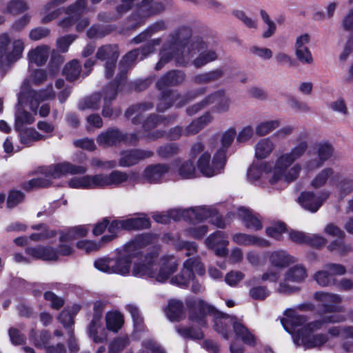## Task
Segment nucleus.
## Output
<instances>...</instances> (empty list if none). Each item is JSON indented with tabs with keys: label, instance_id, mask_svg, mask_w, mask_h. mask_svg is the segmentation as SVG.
Instances as JSON below:
<instances>
[{
	"label": "nucleus",
	"instance_id": "24",
	"mask_svg": "<svg viewBox=\"0 0 353 353\" xmlns=\"http://www.w3.org/2000/svg\"><path fill=\"white\" fill-rule=\"evenodd\" d=\"M170 165L165 163L152 164L147 166L142 173V179L150 183H159L169 172Z\"/></svg>",
	"mask_w": 353,
	"mask_h": 353
},
{
	"label": "nucleus",
	"instance_id": "42",
	"mask_svg": "<svg viewBox=\"0 0 353 353\" xmlns=\"http://www.w3.org/2000/svg\"><path fill=\"white\" fill-rule=\"evenodd\" d=\"M312 277L316 283L322 288L333 286L336 281V279L332 276L325 268L324 270L316 272Z\"/></svg>",
	"mask_w": 353,
	"mask_h": 353
},
{
	"label": "nucleus",
	"instance_id": "33",
	"mask_svg": "<svg viewBox=\"0 0 353 353\" xmlns=\"http://www.w3.org/2000/svg\"><path fill=\"white\" fill-rule=\"evenodd\" d=\"M123 229L126 230H142L150 227V221L145 214H139L134 217L122 219Z\"/></svg>",
	"mask_w": 353,
	"mask_h": 353
},
{
	"label": "nucleus",
	"instance_id": "21",
	"mask_svg": "<svg viewBox=\"0 0 353 353\" xmlns=\"http://www.w3.org/2000/svg\"><path fill=\"white\" fill-rule=\"evenodd\" d=\"M339 179V173L332 168L322 169L310 181L309 185L314 190H318L328 185L333 186Z\"/></svg>",
	"mask_w": 353,
	"mask_h": 353
},
{
	"label": "nucleus",
	"instance_id": "31",
	"mask_svg": "<svg viewBox=\"0 0 353 353\" xmlns=\"http://www.w3.org/2000/svg\"><path fill=\"white\" fill-rule=\"evenodd\" d=\"M89 336L95 343H102L106 339L105 330L101 327L100 316L95 314L88 327Z\"/></svg>",
	"mask_w": 353,
	"mask_h": 353
},
{
	"label": "nucleus",
	"instance_id": "58",
	"mask_svg": "<svg viewBox=\"0 0 353 353\" xmlns=\"http://www.w3.org/2000/svg\"><path fill=\"white\" fill-rule=\"evenodd\" d=\"M180 98L179 95L175 92H163L160 103L158 104L157 108L159 111H164L168 109L170 105V100H178Z\"/></svg>",
	"mask_w": 353,
	"mask_h": 353
},
{
	"label": "nucleus",
	"instance_id": "52",
	"mask_svg": "<svg viewBox=\"0 0 353 353\" xmlns=\"http://www.w3.org/2000/svg\"><path fill=\"white\" fill-rule=\"evenodd\" d=\"M68 185L71 188L77 189H91L90 175L72 177Z\"/></svg>",
	"mask_w": 353,
	"mask_h": 353
},
{
	"label": "nucleus",
	"instance_id": "57",
	"mask_svg": "<svg viewBox=\"0 0 353 353\" xmlns=\"http://www.w3.org/2000/svg\"><path fill=\"white\" fill-rule=\"evenodd\" d=\"M94 267L105 273H114V259H99L94 262Z\"/></svg>",
	"mask_w": 353,
	"mask_h": 353
},
{
	"label": "nucleus",
	"instance_id": "44",
	"mask_svg": "<svg viewBox=\"0 0 353 353\" xmlns=\"http://www.w3.org/2000/svg\"><path fill=\"white\" fill-rule=\"evenodd\" d=\"M107 329L117 332L123 323V318L120 312H109L105 316Z\"/></svg>",
	"mask_w": 353,
	"mask_h": 353
},
{
	"label": "nucleus",
	"instance_id": "27",
	"mask_svg": "<svg viewBox=\"0 0 353 353\" xmlns=\"http://www.w3.org/2000/svg\"><path fill=\"white\" fill-rule=\"evenodd\" d=\"M270 263L275 268H285L295 263L297 259L284 250H277L268 254Z\"/></svg>",
	"mask_w": 353,
	"mask_h": 353
},
{
	"label": "nucleus",
	"instance_id": "25",
	"mask_svg": "<svg viewBox=\"0 0 353 353\" xmlns=\"http://www.w3.org/2000/svg\"><path fill=\"white\" fill-rule=\"evenodd\" d=\"M153 152L150 150H134L125 151L121 153L119 160V165L129 167L137 164L141 160L151 157Z\"/></svg>",
	"mask_w": 353,
	"mask_h": 353
},
{
	"label": "nucleus",
	"instance_id": "14",
	"mask_svg": "<svg viewBox=\"0 0 353 353\" xmlns=\"http://www.w3.org/2000/svg\"><path fill=\"white\" fill-rule=\"evenodd\" d=\"M164 10L162 3L154 0H143L137 10L131 15L135 26L142 23L146 19L160 13Z\"/></svg>",
	"mask_w": 353,
	"mask_h": 353
},
{
	"label": "nucleus",
	"instance_id": "37",
	"mask_svg": "<svg viewBox=\"0 0 353 353\" xmlns=\"http://www.w3.org/2000/svg\"><path fill=\"white\" fill-rule=\"evenodd\" d=\"M152 105L150 103H141L129 108L125 112L127 117H132V123L137 125L141 122L143 117V113L152 108Z\"/></svg>",
	"mask_w": 353,
	"mask_h": 353
},
{
	"label": "nucleus",
	"instance_id": "6",
	"mask_svg": "<svg viewBox=\"0 0 353 353\" xmlns=\"http://www.w3.org/2000/svg\"><path fill=\"white\" fill-rule=\"evenodd\" d=\"M345 321V317L339 314L325 315L304 325L299 330L296 334H293L294 342L296 345L304 346L305 348H312L323 345L328 341L325 334H314V332L321 330L328 323H338Z\"/></svg>",
	"mask_w": 353,
	"mask_h": 353
},
{
	"label": "nucleus",
	"instance_id": "39",
	"mask_svg": "<svg viewBox=\"0 0 353 353\" xmlns=\"http://www.w3.org/2000/svg\"><path fill=\"white\" fill-rule=\"evenodd\" d=\"M207 46L199 52H197L198 56L192 60L193 65L196 68H200L210 62L216 60L218 57L216 52L213 50H206Z\"/></svg>",
	"mask_w": 353,
	"mask_h": 353
},
{
	"label": "nucleus",
	"instance_id": "45",
	"mask_svg": "<svg viewBox=\"0 0 353 353\" xmlns=\"http://www.w3.org/2000/svg\"><path fill=\"white\" fill-rule=\"evenodd\" d=\"M89 229L85 225H79L68 229L60 236L61 241H70L85 236Z\"/></svg>",
	"mask_w": 353,
	"mask_h": 353
},
{
	"label": "nucleus",
	"instance_id": "59",
	"mask_svg": "<svg viewBox=\"0 0 353 353\" xmlns=\"http://www.w3.org/2000/svg\"><path fill=\"white\" fill-rule=\"evenodd\" d=\"M90 181L91 189L109 187L108 175L106 174L90 175Z\"/></svg>",
	"mask_w": 353,
	"mask_h": 353
},
{
	"label": "nucleus",
	"instance_id": "2",
	"mask_svg": "<svg viewBox=\"0 0 353 353\" xmlns=\"http://www.w3.org/2000/svg\"><path fill=\"white\" fill-rule=\"evenodd\" d=\"M187 303L190 308L189 319L193 323L201 327L205 326V315H212L215 330L225 339H229L230 328L232 325L237 338H240L247 345L254 346L256 344L254 335L236 317L223 314L200 299H189Z\"/></svg>",
	"mask_w": 353,
	"mask_h": 353
},
{
	"label": "nucleus",
	"instance_id": "22",
	"mask_svg": "<svg viewBox=\"0 0 353 353\" xmlns=\"http://www.w3.org/2000/svg\"><path fill=\"white\" fill-rule=\"evenodd\" d=\"M101 60H106L105 76L110 78L113 74V70L119 57L118 47L116 45H106L100 48L96 54Z\"/></svg>",
	"mask_w": 353,
	"mask_h": 353
},
{
	"label": "nucleus",
	"instance_id": "49",
	"mask_svg": "<svg viewBox=\"0 0 353 353\" xmlns=\"http://www.w3.org/2000/svg\"><path fill=\"white\" fill-rule=\"evenodd\" d=\"M165 28V23L163 22H157L153 24L152 26L148 28L145 32L141 33L138 36L135 37L132 41L136 43H140L142 41H145L148 37H150L152 33L157 32Z\"/></svg>",
	"mask_w": 353,
	"mask_h": 353
},
{
	"label": "nucleus",
	"instance_id": "1",
	"mask_svg": "<svg viewBox=\"0 0 353 353\" xmlns=\"http://www.w3.org/2000/svg\"><path fill=\"white\" fill-rule=\"evenodd\" d=\"M307 148V142L302 140L290 151L279 153L274 163L264 161L252 164L248 172L249 180L254 182L266 174L271 185L280 181L291 183L296 181L302 170L301 165L296 161L305 154Z\"/></svg>",
	"mask_w": 353,
	"mask_h": 353
},
{
	"label": "nucleus",
	"instance_id": "35",
	"mask_svg": "<svg viewBox=\"0 0 353 353\" xmlns=\"http://www.w3.org/2000/svg\"><path fill=\"white\" fill-rule=\"evenodd\" d=\"M275 145L270 138L260 139L255 145V157L258 159L269 157L274 151Z\"/></svg>",
	"mask_w": 353,
	"mask_h": 353
},
{
	"label": "nucleus",
	"instance_id": "4",
	"mask_svg": "<svg viewBox=\"0 0 353 353\" xmlns=\"http://www.w3.org/2000/svg\"><path fill=\"white\" fill-rule=\"evenodd\" d=\"M138 238H141V243L137 247V254L132 259L130 273L135 277L148 276L155 278L159 282L165 281L177 268L176 259L172 256L163 258L161 261L160 269L158 272H156L154 271V259L152 257L140 255L139 251L140 247L145 244L144 243L145 236H139Z\"/></svg>",
	"mask_w": 353,
	"mask_h": 353
},
{
	"label": "nucleus",
	"instance_id": "56",
	"mask_svg": "<svg viewBox=\"0 0 353 353\" xmlns=\"http://www.w3.org/2000/svg\"><path fill=\"white\" fill-rule=\"evenodd\" d=\"M260 14L263 22L267 25V29L263 33V38H269L272 37L276 30V25L273 21H272L268 14L264 11L261 10Z\"/></svg>",
	"mask_w": 353,
	"mask_h": 353
},
{
	"label": "nucleus",
	"instance_id": "46",
	"mask_svg": "<svg viewBox=\"0 0 353 353\" xmlns=\"http://www.w3.org/2000/svg\"><path fill=\"white\" fill-rule=\"evenodd\" d=\"M280 125L281 121L279 119L263 121L256 126L255 132L259 136H265L278 128Z\"/></svg>",
	"mask_w": 353,
	"mask_h": 353
},
{
	"label": "nucleus",
	"instance_id": "51",
	"mask_svg": "<svg viewBox=\"0 0 353 353\" xmlns=\"http://www.w3.org/2000/svg\"><path fill=\"white\" fill-rule=\"evenodd\" d=\"M108 175L109 187H118L121 183L125 182L128 176L126 172L119 170L112 171Z\"/></svg>",
	"mask_w": 353,
	"mask_h": 353
},
{
	"label": "nucleus",
	"instance_id": "32",
	"mask_svg": "<svg viewBox=\"0 0 353 353\" xmlns=\"http://www.w3.org/2000/svg\"><path fill=\"white\" fill-rule=\"evenodd\" d=\"M185 79V74L180 70H174L168 72L162 78H161L157 86L159 90H163L168 86H173L178 85Z\"/></svg>",
	"mask_w": 353,
	"mask_h": 353
},
{
	"label": "nucleus",
	"instance_id": "55",
	"mask_svg": "<svg viewBox=\"0 0 353 353\" xmlns=\"http://www.w3.org/2000/svg\"><path fill=\"white\" fill-rule=\"evenodd\" d=\"M87 3L88 0H77L74 3L65 8V12L67 14H73L77 17L84 11Z\"/></svg>",
	"mask_w": 353,
	"mask_h": 353
},
{
	"label": "nucleus",
	"instance_id": "18",
	"mask_svg": "<svg viewBox=\"0 0 353 353\" xmlns=\"http://www.w3.org/2000/svg\"><path fill=\"white\" fill-rule=\"evenodd\" d=\"M318 157L305 161V168L308 171H313L323 166L334 153V148L328 142H321L316 145Z\"/></svg>",
	"mask_w": 353,
	"mask_h": 353
},
{
	"label": "nucleus",
	"instance_id": "9",
	"mask_svg": "<svg viewBox=\"0 0 353 353\" xmlns=\"http://www.w3.org/2000/svg\"><path fill=\"white\" fill-rule=\"evenodd\" d=\"M308 276L306 268L302 264H296L290 267L283 274L275 291L279 294H291L300 291V288L292 283L300 284L306 280Z\"/></svg>",
	"mask_w": 353,
	"mask_h": 353
},
{
	"label": "nucleus",
	"instance_id": "3",
	"mask_svg": "<svg viewBox=\"0 0 353 353\" xmlns=\"http://www.w3.org/2000/svg\"><path fill=\"white\" fill-rule=\"evenodd\" d=\"M188 28H182L172 34L161 52V58L156 65L160 70L166 63L173 59L179 66L188 65L197 52L205 48V43L200 38L189 39Z\"/></svg>",
	"mask_w": 353,
	"mask_h": 353
},
{
	"label": "nucleus",
	"instance_id": "48",
	"mask_svg": "<svg viewBox=\"0 0 353 353\" xmlns=\"http://www.w3.org/2000/svg\"><path fill=\"white\" fill-rule=\"evenodd\" d=\"M81 73V65L79 62L76 60H72L68 63L63 68V74L69 81H74L77 79Z\"/></svg>",
	"mask_w": 353,
	"mask_h": 353
},
{
	"label": "nucleus",
	"instance_id": "5",
	"mask_svg": "<svg viewBox=\"0 0 353 353\" xmlns=\"http://www.w3.org/2000/svg\"><path fill=\"white\" fill-rule=\"evenodd\" d=\"M214 141L211 140L208 146H205L201 142L194 143L190 150V157L196 158L199 154L197 161V168L199 171L206 177H212L221 174L226 164V157H223L221 151H215L212 159L211 152L214 150Z\"/></svg>",
	"mask_w": 353,
	"mask_h": 353
},
{
	"label": "nucleus",
	"instance_id": "15",
	"mask_svg": "<svg viewBox=\"0 0 353 353\" xmlns=\"http://www.w3.org/2000/svg\"><path fill=\"white\" fill-rule=\"evenodd\" d=\"M330 192L323 190L315 194L311 191L303 192L298 198L299 203L305 210L316 212L330 197Z\"/></svg>",
	"mask_w": 353,
	"mask_h": 353
},
{
	"label": "nucleus",
	"instance_id": "40",
	"mask_svg": "<svg viewBox=\"0 0 353 353\" xmlns=\"http://www.w3.org/2000/svg\"><path fill=\"white\" fill-rule=\"evenodd\" d=\"M327 249L334 254L342 256H346L353 250L352 245L345 243L343 239H336L330 242L327 245Z\"/></svg>",
	"mask_w": 353,
	"mask_h": 353
},
{
	"label": "nucleus",
	"instance_id": "30",
	"mask_svg": "<svg viewBox=\"0 0 353 353\" xmlns=\"http://www.w3.org/2000/svg\"><path fill=\"white\" fill-rule=\"evenodd\" d=\"M50 48L47 46H39L31 49L27 54L29 64L44 65L49 57Z\"/></svg>",
	"mask_w": 353,
	"mask_h": 353
},
{
	"label": "nucleus",
	"instance_id": "10",
	"mask_svg": "<svg viewBox=\"0 0 353 353\" xmlns=\"http://www.w3.org/2000/svg\"><path fill=\"white\" fill-rule=\"evenodd\" d=\"M230 103V99L225 92L219 90L208 95L201 102L188 108L187 112L190 115H192L197 112L199 110L213 104L214 110L215 112L224 113L229 110Z\"/></svg>",
	"mask_w": 353,
	"mask_h": 353
},
{
	"label": "nucleus",
	"instance_id": "12",
	"mask_svg": "<svg viewBox=\"0 0 353 353\" xmlns=\"http://www.w3.org/2000/svg\"><path fill=\"white\" fill-rule=\"evenodd\" d=\"M140 243L141 238H137L125 245L121 256L114 260V273L121 275L130 273L132 259L137 256V247Z\"/></svg>",
	"mask_w": 353,
	"mask_h": 353
},
{
	"label": "nucleus",
	"instance_id": "34",
	"mask_svg": "<svg viewBox=\"0 0 353 353\" xmlns=\"http://www.w3.org/2000/svg\"><path fill=\"white\" fill-rule=\"evenodd\" d=\"M236 136V132L235 129L229 128L222 134L220 139V145H219L217 140L214 138L211 139L209 142L211 140H214L215 142L214 150L216 148V151H221L223 153V157H226L227 150L232 143Z\"/></svg>",
	"mask_w": 353,
	"mask_h": 353
},
{
	"label": "nucleus",
	"instance_id": "20",
	"mask_svg": "<svg viewBox=\"0 0 353 353\" xmlns=\"http://www.w3.org/2000/svg\"><path fill=\"white\" fill-rule=\"evenodd\" d=\"M194 159L190 157L188 159H176L173 162V172L181 179H192L199 175Z\"/></svg>",
	"mask_w": 353,
	"mask_h": 353
},
{
	"label": "nucleus",
	"instance_id": "50",
	"mask_svg": "<svg viewBox=\"0 0 353 353\" xmlns=\"http://www.w3.org/2000/svg\"><path fill=\"white\" fill-rule=\"evenodd\" d=\"M221 75L222 73L221 71L214 70L196 75L193 77L192 81L194 83L198 84L208 83L218 79Z\"/></svg>",
	"mask_w": 353,
	"mask_h": 353
},
{
	"label": "nucleus",
	"instance_id": "11",
	"mask_svg": "<svg viewBox=\"0 0 353 353\" xmlns=\"http://www.w3.org/2000/svg\"><path fill=\"white\" fill-rule=\"evenodd\" d=\"M194 272L200 276L205 272L204 265L199 258L187 259L183 263L181 272L171 279V283L180 287H186L194 280Z\"/></svg>",
	"mask_w": 353,
	"mask_h": 353
},
{
	"label": "nucleus",
	"instance_id": "43",
	"mask_svg": "<svg viewBox=\"0 0 353 353\" xmlns=\"http://www.w3.org/2000/svg\"><path fill=\"white\" fill-rule=\"evenodd\" d=\"M165 312L170 321H179L183 312L182 302L177 300L170 301Z\"/></svg>",
	"mask_w": 353,
	"mask_h": 353
},
{
	"label": "nucleus",
	"instance_id": "47",
	"mask_svg": "<svg viewBox=\"0 0 353 353\" xmlns=\"http://www.w3.org/2000/svg\"><path fill=\"white\" fill-rule=\"evenodd\" d=\"M334 185L336 186L339 194L344 197L353 191V178L348 176L341 179L339 176V181Z\"/></svg>",
	"mask_w": 353,
	"mask_h": 353
},
{
	"label": "nucleus",
	"instance_id": "8",
	"mask_svg": "<svg viewBox=\"0 0 353 353\" xmlns=\"http://www.w3.org/2000/svg\"><path fill=\"white\" fill-rule=\"evenodd\" d=\"M25 43L23 39L17 38L11 39L7 33L0 34V68L10 65L23 55Z\"/></svg>",
	"mask_w": 353,
	"mask_h": 353
},
{
	"label": "nucleus",
	"instance_id": "19",
	"mask_svg": "<svg viewBox=\"0 0 353 353\" xmlns=\"http://www.w3.org/2000/svg\"><path fill=\"white\" fill-rule=\"evenodd\" d=\"M122 139L127 143L134 144L138 141V137L135 134L123 136L119 130L110 129L105 132L100 134L97 139V141L99 145L107 147L113 145Z\"/></svg>",
	"mask_w": 353,
	"mask_h": 353
},
{
	"label": "nucleus",
	"instance_id": "61",
	"mask_svg": "<svg viewBox=\"0 0 353 353\" xmlns=\"http://www.w3.org/2000/svg\"><path fill=\"white\" fill-rule=\"evenodd\" d=\"M270 294V292L266 286H255L250 290V296L256 300H263Z\"/></svg>",
	"mask_w": 353,
	"mask_h": 353
},
{
	"label": "nucleus",
	"instance_id": "38",
	"mask_svg": "<svg viewBox=\"0 0 353 353\" xmlns=\"http://www.w3.org/2000/svg\"><path fill=\"white\" fill-rule=\"evenodd\" d=\"M186 213L191 221H202L216 214V210L210 207H196L187 210Z\"/></svg>",
	"mask_w": 353,
	"mask_h": 353
},
{
	"label": "nucleus",
	"instance_id": "29",
	"mask_svg": "<svg viewBox=\"0 0 353 353\" xmlns=\"http://www.w3.org/2000/svg\"><path fill=\"white\" fill-rule=\"evenodd\" d=\"M236 214L248 229L259 230L262 228L261 220L249 210L245 208H239L237 210Z\"/></svg>",
	"mask_w": 353,
	"mask_h": 353
},
{
	"label": "nucleus",
	"instance_id": "17",
	"mask_svg": "<svg viewBox=\"0 0 353 353\" xmlns=\"http://www.w3.org/2000/svg\"><path fill=\"white\" fill-rule=\"evenodd\" d=\"M161 39H157L151 41L141 49H136L129 52L121 61L119 68L121 72L124 74L126 72L127 68L132 65L134 62L140 57V59H145L148 54L154 50V48L159 46Z\"/></svg>",
	"mask_w": 353,
	"mask_h": 353
},
{
	"label": "nucleus",
	"instance_id": "54",
	"mask_svg": "<svg viewBox=\"0 0 353 353\" xmlns=\"http://www.w3.org/2000/svg\"><path fill=\"white\" fill-rule=\"evenodd\" d=\"M28 9V6L24 1L12 0L8 3L5 12L13 14H18L26 11Z\"/></svg>",
	"mask_w": 353,
	"mask_h": 353
},
{
	"label": "nucleus",
	"instance_id": "53",
	"mask_svg": "<svg viewBox=\"0 0 353 353\" xmlns=\"http://www.w3.org/2000/svg\"><path fill=\"white\" fill-rule=\"evenodd\" d=\"M122 223V219L114 220L111 223H109L108 225V230L110 234L104 235L101 238V241L107 243L112 241L117 236V233L119 232L120 230H123V225L121 224Z\"/></svg>",
	"mask_w": 353,
	"mask_h": 353
},
{
	"label": "nucleus",
	"instance_id": "41",
	"mask_svg": "<svg viewBox=\"0 0 353 353\" xmlns=\"http://www.w3.org/2000/svg\"><path fill=\"white\" fill-rule=\"evenodd\" d=\"M104 91L103 93H94L91 96L83 99L79 103L80 110H98L101 105L102 99H103Z\"/></svg>",
	"mask_w": 353,
	"mask_h": 353
},
{
	"label": "nucleus",
	"instance_id": "62",
	"mask_svg": "<svg viewBox=\"0 0 353 353\" xmlns=\"http://www.w3.org/2000/svg\"><path fill=\"white\" fill-rule=\"evenodd\" d=\"M285 230V226L283 223H278L266 228L265 232L268 236L279 240Z\"/></svg>",
	"mask_w": 353,
	"mask_h": 353
},
{
	"label": "nucleus",
	"instance_id": "13",
	"mask_svg": "<svg viewBox=\"0 0 353 353\" xmlns=\"http://www.w3.org/2000/svg\"><path fill=\"white\" fill-rule=\"evenodd\" d=\"M87 170L88 169L85 166L73 165L69 162H63L40 168V172L46 177L54 179L61 178L68 174H85Z\"/></svg>",
	"mask_w": 353,
	"mask_h": 353
},
{
	"label": "nucleus",
	"instance_id": "60",
	"mask_svg": "<svg viewBox=\"0 0 353 353\" xmlns=\"http://www.w3.org/2000/svg\"><path fill=\"white\" fill-rule=\"evenodd\" d=\"M90 164L94 169L110 170L117 166L115 161H103L99 158H92L90 161Z\"/></svg>",
	"mask_w": 353,
	"mask_h": 353
},
{
	"label": "nucleus",
	"instance_id": "28",
	"mask_svg": "<svg viewBox=\"0 0 353 353\" xmlns=\"http://www.w3.org/2000/svg\"><path fill=\"white\" fill-rule=\"evenodd\" d=\"M232 240L234 243L240 245H257L260 247H269L270 245V243L265 239L244 233L234 234Z\"/></svg>",
	"mask_w": 353,
	"mask_h": 353
},
{
	"label": "nucleus",
	"instance_id": "7",
	"mask_svg": "<svg viewBox=\"0 0 353 353\" xmlns=\"http://www.w3.org/2000/svg\"><path fill=\"white\" fill-rule=\"evenodd\" d=\"M54 96L55 94L51 85L39 92L31 91L29 92L28 97H26L23 92H21L18 97V105L15 112V130L20 131L23 126L32 124L35 120L34 115L24 108L26 101L29 104L30 109L34 114H37L40 102L54 99Z\"/></svg>",
	"mask_w": 353,
	"mask_h": 353
},
{
	"label": "nucleus",
	"instance_id": "36",
	"mask_svg": "<svg viewBox=\"0 0 353 353\" xmlns=\"http://www.w3.org/2000/svg\"><path fill=\"white\" fill-rule=\"evenodd\" d=\"M117 95V88L114 84H110L104 90L103 106L102 114L104 117H111L114 115V111L110 107V103L114 100Z\"/></svg>",
	"mask_w": 353,
	"mask_h": 353
},
{
	"label": "nucleus",
	"instance_id": "63",
	"mask_svg": "<svg viewBox=\"0 0 353 353\" xmlns=\"http://www.w3.org/2000/svg\"><path fill=\"white\" fill-rule=\"evenodd\" d=\"M179 152L178 146L174 144H168L159 148L157 150L158 154L164 159L170 158L177 154Z\"/></svg>",
	"mask_w": 353,
	"mask_h": 353
},
{
	"label": "nucleus",
	"instance_id": "26",
	"mask_svg": "<svg viewBox=\"0 0 353 353\" xmlns=\"http://www.w3.org/2000/svg\"><path fill=\"white\" fill-rule=\"evenodd\" d=\"M284 315L285 317L281 320V323L285 330L292 334L296 327L306 321L305 316L299 315L293 309H287Z\"/></svg>",
	"mask_w": 353,
	"mask_h": 353
},
{
	"label": "nucleus",
	"instance_id": "16",
	"mask_svg": "<svg viewBox=\"0 0 353 353\" xmlns=\"http://www.w3.org/2000/svg\"><path fill=\"white\" fill-rule=\"evenodd\" d=\"M313 299L321 303L325 313H334L344 311V307L340 304L343 302V296L340 294L318 291L314 293Z\"/></svg>",
	"mask_w": 353,
	"mask_h": 353
},
{
	"label": "nucleus",
	"instance_id": "23",
	"mask_svg": "<svg viewBox=\"0 0 353 353\" xmlns=\"http://www.w3.org/2000/svg\"><path fill=\"white\" fill-rule=\"evenodd\" d=\"M227 238V235L223 232L216 231L206 239L205 244L214 252L216 255L224 256L228 254L227 247L229 242Z\"/></svg>",
	"mask_w": 353,
	"mask_h": 353
},
{
	"label": "nucleus",
	"instance_id": "64",
	"mask_svg": "<svg viewBox=\"0 0 353 353\" xmlns=\"http://www.w3.org/2000/svg\"><path fill=\"white\" fill-rule=\"evenodd\" d=\"M297 59L303 64H312L314 59L309 48L294 50Z\"/></svg>",
	"mask_w": 353,
	"mask_h": 353
}]
</instances>
